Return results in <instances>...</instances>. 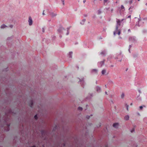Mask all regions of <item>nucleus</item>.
Returning a JSON list of instances; mask_svg holds the SVG:
<instances>
[{
    "label": "nucleus",
    "instance_id": "obj_5",
    "mask_svg": "<svg viewBox=\"0 0 147 147\" xmlns=\"http://www.w3.org/2000/svg\"><path fill=\"white\" fill-rule=\"evenodd\" d=\"M118 32L117 34L119 35H120V34H121V30H118V29L117 30H116V29L115 30L113 34H114V35H116V34H117L116 32Z\"/></svg>",
    "mask_w": 147,
    "mask_h": 147
},
{
    "label": "nucleus",
    "instance_id": "obj_16",
    "mask_svg": "<svg viewBox=\"0 0 147 147\" xmlns=\"http://www.w3.org/2000/svg\"><path fill=\"white\" fill-rule=\"evenodd\" d=\"M133 1V0H130V1L127 2V1H126V3H129V4L131 5L132 2Z\"/></svg>",
    "mask_w": 147,
    "mask_h": 147
},
{
    "label": "nucleus",
    "instance_id": "obj_26",
    "mask_svg": "<svg viewBox=\"0 0 147 147\" xmlns=\"http://www.w3.org/2000/svg\"><path fill=\"white\" fill-rule=\"evenodd\" d=\"M61 1L62 2V3L63 5H64V0H61Z\"/></svg>",
    "mask_w": 147,
    "mask_h": 147
},
{
    "label": "nucleus",
    "instance_id": "obj_13",
    "mask_svg": "<svg viewBox=\"0 0 147 147\" xmlns=\"http://www.w3.org/2000/svg\"><path fill=\"white\" fill-rule=\"evenodd\" d=\"M80 82L82 84H83L84 83V78H82L81 79H79Z\"/></svg>",
    "mask_w": 147,
    "mask_h": 147
},
{
    "label": "nucleus",
    "instance_id": "obj_44",
    "mask_svg": "<svg viewBox=\"0 0 147 147\" xmlns=\"http://www.w3.org/2000/svg\"><path fill=\"white\" fill-rule=\"evenodd\" d=\"M131 17V16H129L128 17V18H130Z\"/></svg>",
    "mask_w": 147,
    "mask_h": 147
},
{
    "label": "nucleus",
    "instance_id": "obj_19",
    "mask_svg": "<svg viewBox=\"0 0 147 147\" xmlns=\"http://www.w3.org/2000/svg\"><path fill=\"white\" fill-rule=\"evenodd\" d=\"M105 61H101L100 62V64L101 65V67L102 65H104V63H105Z\"/></svg>",
    "mask_w": 147,
    "mask_h": 147
},
{
    "label": "nucleus",
    "instance_id": "obj_52",
    "mask_svg": "<svg viewBox=\"0 0 147 147\" xmlns=\"http://www.w3.org/2000/svg\"><path fill=\"white\" fill-rule=\"evenodd\" d=\"M121 53H120V55H121Z\"/></svg>",
    "mask_w": 147,
    "mask_h": 147
},
{
    "label": "nucleus",
    "instance_id": "obj_55",
    "mask_svg": "<svg viewBox=\"0 0 147 147\" xmlns=\"http://www.w3.org/2000/svg\"><path fill=\"white\" fill-rule=\"evenodd\" d=\"M138 115H140V114H139V113H138Z\"/></svg>",
    "mask_w": 147,
    "mask_h": 147
},
{
    "label": "nucleus",
    "instance_id": "obj_12",
    "mask_svg": "<svg viewBox=\"0 0 147 147\" xmlns=\"http://www.w3.org/2000/svg\"><path fill=\"white\" fill-rule=\"evenodd\" d=\"M129 119V117L128 115H127L125 116L124 117V119L125 120H128Z\"/></svg>",
    "mask_w": 147,
    "mask_h": 147
},
{
    "label": "nucleus",
    "instance_id": "obj_49",
    "mask_svg": "<svg viewBox=\"0 0 147 147\" xmlns=\"http://www.w3.org/2000/svg\"><path fill=\"white\" fill-rule=\"evenodd\" d=\"M132 105V103H131V104H130V105Z\"/></svg>",
    "mask_w": 147,
    "mask_h": 147
},
{
    "label": "nucleus",
    "instance_id": "obj_47",
    "mask_svg": "<svg viewBox=\"0 0 147 147\" xmlns=\"http://www.w3.org/2000/svg\"><path fill=\"white\" fill-rule=\"evenodd\" d=\"M60 37L61 38L62 37V36L61 35H60Z\"/></svg>",
    "mask_w": 147,
    "mask_h": 147
},
{
    "label": "nucleus",
    "instance_id": "obj_53",
    "mask_svg": "<svg viewBox=\"0 0 147 147\" xmlns=\"http://www.w3.org/2000/svg\"><path fill=\"white\" fill-rule=\"evenodd\" d=\"M116 58L118 59V57H117V58Z\"/></svg>",
    "mask_w": 147,
    "mask_h": 147
},
{
    "label": "nucleus",
    "instance_id": "obj_37",
    "mask_svg": "<svg viewBox=\"0 0 147 147\" xmlns=\"http://www.w3.org/2000/svg\"><path fill=\"white\" fill-rule=\"evenodd\" d=\"M113 9H111V11L112 12H113Z\"/></svg>",
    "mask_w": 147,
    "mask_h": 147
},
{
    "label": "nucleus",
    "instance_id": "obj_18",
    "mask_svg": "<svg viewBox=\"0 0 147 147\" xmlns=\"http://www.w3.org/2000/svg\"><path fill=\"white\" fill-rule=\"evenodd\" d=\"M73 53L72 52H70L69 53V57L70 58H72V55Z\"/></svg>",
    "mask_w": 147,
    "mask_h": 147
},
{
    "label": "nucleus",
    "instance_id": "obj_56",
    "mask_svg": "<svg viewBox=\"0 0 147 147\" xmlns=\"http://www.w3.org/2000/svg\"><path fill=\"white\" fill-rule=\"evenodd\" d=\"M100 1H101L102 0H100Z\"/></svg>",
    "mask_w": 147,
    "mask_h": 147
},
{
    "label": "nucleus",
    "instance_id": "obj_25",
    "mask_svg": "<svg viewBox=\"0 0 147 147\" xmlns=\"http://www.w3.org/2000/svg\"><path fill=\"white\" fill-rule=\"evenodd\" d=\"M67 33L66 35H68V34H69V29H67Z\"/></svg>",
    "mask_w": 147,
    "mask_h": 147
},
{
    "label": "nucleus",
    "instance_id": "obj_14",
    "mask_svg": "<svg viewBox=\"0 0 147 147\" xmlns=\"http://www.w3.org/2000/svg\"><path fill=\"white\" fill-rule=\"evenodd\" d=\"M86 19H83L82 20V22H80L81 24H82V25H84V24L85 22L86 21Z\"/></svg>",
    "mask_w": 147,
    "mask_h": 147
},
{
    "label": "nucleus",
    "instance_id": "obj_40",
    "mask_svg": "<svg viewBox=\"0 0 147 147\" xmlns=\"http://www.w3.org/2000/svg\"><path fill=\"white\" fill-rule=\"evenodd\" d=\"M138 91L140 93H141V91L140 90H138Z\"/></svg>",
    "mask_w": 147,
    "mask_h": 147
},
{
    "label": "nucleus",
    "instance_id": "obj_20",
    "mask_svg": "<svg viewBox=\"0 0 147 147\" xmlns=\"http://www.w3.org/2000/svg\"><path fill=\"white\" fill-rule=\"evenodd\" d=\"M125 106L126 107L127 110L128 111H129V105H127V104H125Z\"/></svg>",
    "mask_w": 147,
    "mask_h": 147
},
{
    "label": "nucleus",
    "instance_id": "obj_50",
    "mask_svg": "<svg viewBox=\"0 0 147 147\" xmlns=\"http://www.w3.org/2000/svg\"><path fill=\"white\" fill-rule=\"evenodd\" d=\"M96 84H97V81H96Z\"/></svg>",
    "mask_w": 147,
    "mask_h": 147
},
{
    "label": "nucleus",
    "instance_id": "obj_17",
    "mask_svg": "<svg viewBox=\"0 0 147 147\" xmlns=\"http://www.w3.org/2000/svg\"><path fill=\"white\" fill-rule=\"evenodd\" d=\"M7 27V26L4 24H3L1 26V28H3V29L4 28H5L6 27Z\"/></svg>",
    "mask_w": 147,
    "mask_h": 147
},
{
    "label": "nucleus",
    "instance_id": "obj_46",
    "mask_svg": "<svg viewBox=\"0 0 147 147\" xmlns=\"http://www.w3.org/2000/svg\"><path fill=\"white\" fill-rule=\"evenodd\" d=\"M123 20V19L121 20V22H122Z\"/></svg>",
    "mask_w": 147,
    "mask_h": 147
},
{
    "label": "nucleus",
    "instance_id": "obj_54",
    "mask_svg": "<svg viewBox=\"0 0 147 147\" xmlns=\"http://www.w3.org/2000/svg\"><path fill=\"white\" fill-rule=\"evenodd\" d=\"M138 1H140V0H138Z\"/></svg>",
    "mask_w": 147,
    "mask_h": 147
},
{
    "label": "nucleus",
    "instance_id": "obj_22",
    "mask_svg": "<svg viewBox=\"0 0 147 147\" xmlns=\"http://www.w3.org/2000/svg\"><path fill=\"white\" fill-rule=\"evenodd\" d=\"M135 131V129L134 128H133L132 129L130 130V132L131 133H133Z\"/></svg>",
    "mask_w": 147,
    "mask_h": 147
},
{
    "label": "nucleus",
    "instance_id": "obj_33",
    "mask_svg": "<svg viewBox=\"0 0 147 147\" xmlns=\"http://www.w3.org/2000/svg\"><path fill=\"white\" fill-rule=\"evenodd\" d=\"M44 11H45V10H43V12L42 13L43 15H45V13H44Z\"/></svg>",
    "mask_w": 147,
    "mask_h": 147
},
{
    "label": "nucleus",
    "instance_id": "obj_32",
    "mask_svg": "<svg viewBox=\"0 0 147 147\" xmlns=\"http://www.w3.org/2000/svg\"><path fill=\"white\" fill-rule=\"evenodd\" d=\"M129 52H130V48L131 47V45H130L129 46Z\"/></svg>",
    "mask_w": 147,
    "mask_h": 147
},
{
    "label": "nucleus",
    "instance_id": "obj_34",
    "mask_svg": "<svg viewBox=\"0 0 147 147\" xmlns=\"http://www.w3.org/2000/svg\"><path fill=\"white\" fill-rule=\"evenodd\" d=\"M42 32H45V30H44V28H42Z\"/></svg>",
    "mask_w": 147,
    "mask_h": 147
},
{
    "label": "nucleus",
    "instance_id": "obj_31",
    "mask_svg": "<svg viewBox=\"0 0 147 147\" xmlns=\"http://www.w3.org/2000/svg\"><path fill=\"white\" fill-rule=\"evenodd\" d=\"M122 55H121V58L119 60V61H121V60H122Z\"/></svg>",
    "mask_w": 147,
    "mask_h": 147
},
{
    "label": "nucleus",
    "instance_id": "obj_38",
    "mask_svg": "<svg viewBox=\"0 0 147 147\" xmlns=\"http://www.w3.org/2000/svg\"><path fill=\"white\" fill-rule=\"evenodd\" d=\"M128 31L129 32H130V29H128Z\"/></svg>",
    "mask_w": 147,
    "mask_h": 147
},
{
    "label": "nucleus",
    "instance_id": "obj_35",
    "mask_svg": "<svg viewBox=\"0 0 147 147\" xmlns=\"http://www.w3.org/2000/svg\"><path fill=\"white\" fill-rule=\"evenodd\" d=\"M83 3H84L86 2V0H83Z\"/></svg>",
    "mask_w": 147,
    "mask_h": 147
},
{
    "label": "nucleus",
    "instance_id": "obj_10",
    "mask_svg": "<svg viewBox=\"0 0 147 147\" xmlns=\"http://www.w3.org/2000/svg\"><path fill=\"white\" fill-rule=\"evenodd\" d=\"M118 123H114L113 125V126L115 128H117L118 127Z\"/></svg>",
    "mask_w": 147,
    "mask_h": 147
},
{
    "label": "nucleus",
    "instance_id": "obj_21",
    "mask_svg": "<svg viewBox=\"0 0 147 147\" xmlns=\"http://www.w3.org/2000/svg\"><path fill=\"white\" fill-rule=\"evenodd\" d=\"M125 95L123 93H122L121 95V97L122 98H123L124 97Z\"/></svg>",
    "mask_w": 147,
    "mask_h": 147
},
{
    "label": "nucleus",
    "instance_id": "obj_4",
    "mask_svg": "<svg viewBox=\"0 0 147 147\" xmlns=\"http://www.w3.org/2000/svg\"><path fill=\"white\" fill-rule=\"evenodd\" d=\"M28 22L30 26H31L32 25L33 21L31 17L30 16L29 17Z\"/></svg>",
    "mask_w": 147,
    "mask_h": 147
},
{
    "label": "nucleus",
    "instance_id": "obj_29",
    "mask_svg": "<svg viewBox=\"0 0 147 147\" xmlns=\"http://www.w3.org/2000/svg\"><path fill=\"white\" fill-rule=\"evenodd\" d=\"M140 110H142L143 108V107L142 106H140Z\"/></svg>",
    "mask_w": 147,
    "mask_h": 147
},
{
    "label": "nucleus",
    "instance_id": "obj_43",
    "mask_svg": "<svg viewBox=\"0 0 147 147\" xmlns=\"http://www.w3.org/2000/svg\"><path fill=\"white\" fill-rule=\"evenodd\" d=\"M137 100H140L141 99H140L139 98H137Z\"/></svg>",
    "mask_w": 147,
    "mask_h": 147
},
{
    "label": "nucleus",
    "instance_id": "obj_24",
    "mask_svg": "<svg viewBox=\"0 0 147 147\" xmlns=\"http://www.w3.org/2000/svg\"><path fill=\"white\" fill-rule=\"evenodd\" d=\"M121 9H124V10H125V9H124V7L123 6V5H121Z\"/></svg>",
    "mask_w": 147,
    "mask_h": 147
},
{
    "label": "nucleus",
    "instance_id": "obj_51",
    "mask_svg": "<svg viewBox=\"0 0 147 147\" xmlns=\"http://www.w3.org/2000/svg\"><path fill=\"white\" fill-rule=\"evenodd\" d=\"M9 130V129H8L7 130V131H8Z\"/></svg>",
    "mask_w": 147,
    "mask_h": 147
},
{
    "label": "nucleus",
    "instance_id": "obj_27",
    "mask_svg": "<svg viewBox=\"0 0 147 147\" xmlns=\"http://www.w3.org/2000/svg\"><path fill=\"white\" fill-rule=\"evenodd\" d=\"M34 118L35 119H37V117L36 115H35L34 117Z\"/></svg>",
    "mask_w": 147,
    "mask_h": 147
},
{
    "label": "nucleus",
    "instance_id": "obj_45",
    "mask_svg": "<svg viewBox=\"0 0 147 147\" xmlns=\"http://www.w3.org/2000/svg\"><path fill=\"white\" fill-rule=\"evenodd\" d=\"M111 102H112V103H113V104L114 103V102H113V101L112 100H111Z\"/></svg>",
    "mask_w": 147,
    "mask_h": 147
},
{
    "label": "nucleus",
    "instance_id": "obj_3",
    "mask_svg": "<svg viewBox=\"0 0 147 147\" xmlns=\"http://www.w3.org/2000/svg\"><path fill=\"white\" fill-rule=\"evenodd\" d=\"M95 89L97 92L100 93L101 91V87L98 86H97L95 87Z\"/></svg>",
    "mask_w": 147,
    "mask_h": 147
},
{
    "label": "nucleus",
    "instance_id": "obj_28",
    "mask_svg": "<svg viewBox=\"0 0 147 147\" xmlns=\"http://www.w3.org/2000/svg\"><path fill=\"white\" fill-rule=\"evenodd\" d=\"M13 25H10L9 26V27L11 28H12L13 27Z\"/></svg>",
    "mask_w": 147,
    "mask_h": 147
},
{
    "label": "nucleus",
    "instance_id": "obj_36",
    "mask_svg": "<svg viewBox=\"0 0 147 147\" xmlns=\"http://www.w3.org/2000/svg\"><path fill=\"white\" fill-rule=\"evenodd\" d=\"M105 94H106L108 95L107 93V92L106 91H105Z\"/></svg>",
    "mask_w": 147,
    "mask_h": 147
},
{
    "label": "nucleus",
    "instance_id": "obj_9",
    "mask_svg": "<svg viewBox=\"0 0 147 147\" xmlns=\"http://www.w3.org/2000/svg\"><path fill=\"white\" fill-rule=\"evenodd\" d=\"M106 70L105 69H103L101 73L102 75H106Z\"/></svg>",
    "mask_w": 147,
    "mask_h": 147
},
{
    "label": "nucleus",
    "instance_id": "obj_23",
    "mask_svg": "<svg viewBox=\"0 0 147 147\" xmlns=\"http://www.w3.org/2000/svg\"><path fill=\"white\" fill-rule=\"evenodd\" d=\"M78 109L79 110H80V111H82V108L80 107H78Z\"/></svg>",
    "mask_w": 147,
    "mask_h": 147
},
{
    "label": "nucleus",
    "instance_id": "obj_39",
    "mask_svg": "<svg viewBox=\"0 0 147 147\" xmlns=\"http://www.w3.org/2000/svg\"><path fill=\"white\" fill-rule=\"evenodd\" d=\"M110 67H114V65H111L110 66Z\"/></svg>",
    "mask_w": 147,
    "mask_h": 147
},
{
    "label": "nucleus",
    "instance_id": "obj_48",
    "mask_svg": "<svg viewBox=\"0 0 147 147\" xmlns=\"http://www.w3.org/2000/svg\"><path fill=\"white\" fill-rule=\"evenodd\" d=\"M9 125H7V126L9 127Z\"/></svg>",
    "mask_w": 147,
    "mask_h": 147
},
{
    "label": "nucleus",
    "instance_id": "obj_30",
    "mask_svg": "<svg viewBox=\"0 0 147 147\" xmlns=\"http://www.w3.org/2000/svg\"><path fill=\"white\" fill-rule=\"evenodd\" d=\"M108 1V0H104V1L105 3L107 2Z\"/></svg>",
    "mask_w": 147,
    "mask_h": 147
},
{
    "label": "nucleus",
    "instance_id": "obj_1",
    "mask_svg": "<svg viewBox=\"0 0 147 147\" xmlns=\"http://www.w3.org/2000/svg\"><path fill=\"white\" fill-rule=\"evenodd\" d=\"M117 25L116 27V30H117L118 28V26L121 25V21L119 19H117L116 21Z\"/></svg>",
    "mask_w": 147,
    "mask_h": 147
},
{
    "label": "nucleus",
    "instance_id": "obj_15",
    "mask_svg": "<svg viewBox=\"0 0 147 147\" xmlns=\"http://www.w3.org/2000/svg\"><path fill=\"white\" fill-rule=\"evenodd\" d=\"M100 54L104 56H105L106 55V52L105 51H104L101 52L100 53Z\"/></svg>",
    "mask_w": 147,
    "mask_h": 147
},
{
    "label": "nucleus",
    "instance_id": "obj_42",
    "mask_svg": "<svg viewBox=\"0 0 147 147\" xmlns=\"http://www.w3.org/2000/svg\"><path fill=\"white\" fill-rule=\"evenodd\" d=\"M131 7L133 8V7H130L129 8V10H130V9H131Z\"/></svg>",
    "mask_w": 147,
    "mask_h": 147
},
{
    "label": "nucleus",
    "instance_id": "obj_2",
    "mask_svg": "<svg viewBox=\"0 0 147 147\" xmlns=\"http://www.w3.org/2000/svg\"><path fill=\"white\" fill-rule=\"evenodd\" d=\"M129 40L132 42H136V40L134 37H130L129 38Z\"/></svg>",
    "mask_w": 147,
    "mask_h": 147
},
{
    "label": "nucleus",
    "instance_id": "obj_8",
    "mask_svg": "<svg viewBox=\"0 0 147 147\" xmlns=\"http://www.w3.org/2000/svg\"><path fill=\"white\" fill-rule=\"evenodd\" d=\"M50 14L53 17L56 16L57 15L56 14L52 12H50Z\"/></svg>",
    "mask_w": 147,
    "mask_h": 147
},
{
    "label": "nucleus",
    "instance_id": "obj_7",
    "mask_svg": "<svg viewBox=\"0 0 147 147\" xmlns=\"http://www.w3.org/2000/svg\"><path fill=\"white\" fill-rule=\"evenodd\" d=\"M28 104L29 106L31 107H32V106L33 104V101L32 100H30L28 102Z\"/></svg>",
    "mask_w": 147,
    "mask_h": 147
},
{
    "label": "nucleus",
    "instance_id": "obj_41",
    "mask_svg": "<svg viewBox=\"0 0 147 147\" xmlns=\"http://www.w3.org/2000/svg\"><path fill=\"white\" fill-rule=\"evenodd\" d=\"M86 117L88 118V119H89V118L90 117V116H87Z\"/></svg>",
    "mask_w": 147,
    "mask_h": 147
},
{
    "label": "nucleus",
    "instance_id": "obj_11",
    "mask_svg": "<svg viewBox=\"0 0 147 147\" xmlns=\"http://www.w3.org/2000/svg\"><path fill=\"white\" fill-rule=\"evenodd\" d=\"M98 72V70L96 69H93L92 70V73H97Z\"/></svg>",
    "mask_w": 147,
    "mask_h": 147
},
{
    "label": "nucleus",
    "instance_id": "obj_6",
    "mask_svg": "<svg viewBox=\"0 0 147 147\" xmlns=\"http://www.w3.org/2000/svg\"><path fill=\"white\" fill-rule=\"evenodd\" d=\"M64 29V28L61 27L59 28V29L58 30V32L59 33H62V32L63 30Z\"/></svg>",
    "mask_w": 147,
    "mask_h": 147
}]
</instances>
